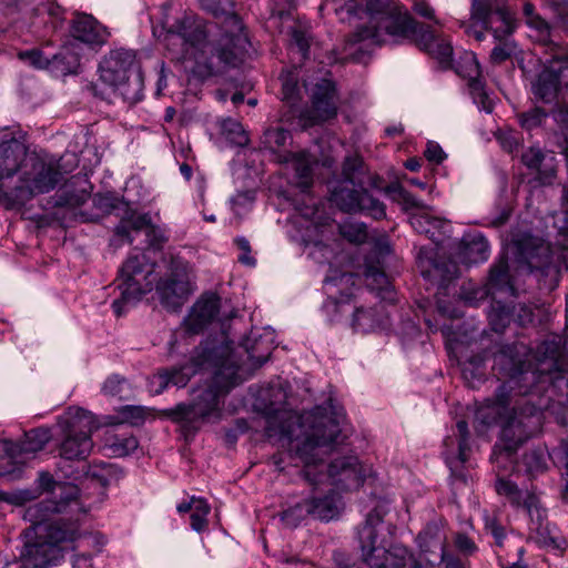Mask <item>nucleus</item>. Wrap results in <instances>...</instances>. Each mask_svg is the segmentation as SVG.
<instances>
[{
  "mask_svg": "<svg viewBox=\"0 0 568 568\" xmlns=\"http://www.w3.org/2000/svg\"><path fill=\"white\" fill-rule=\"evenodd\" d=\"M50 433L44 428L32 429L24 435L21 443H14L9 439L0 440L1 450L12 459L20 457L33 456L36 453L42 450L50 440Z\"/></svg>",
  "mask_w": 568,
  "mask_h": 568,
  "instance_id": "393cba45",
  "label": "nucleus"
},
{
  "mask_svg": "<svg viewBox=\"0 0 568 568\" xmlns=\"http://www.w3.org/2000/svg\"><path fill=\"white\" fill-rule=\"evenodd\" d=\"M283 99L290 103H294L298 98L297 81L291 77L282 78Z\"/></svg>",
  "mask_w": 568,
  "mask_h": 568,
  "instance_id": "6e6d98bb",
  "label": "nucleus"
},
{
  "mask_svg": "<svg viewBox=\"0 0 568 568\" xmlns=\"http://www.w3.org/2000/svg\"><path fill=\"white\" fill-rule=\"evenodd\" d=\"M490 246L486 237L480 233L464 236L460 245L459 257L465 264H477L488 260Z\"/></svg>",
  "mask_w": 568,
  "mask_h": 568,
  "instance_id": "2f4dec72",
  "label": "nucleus"
},
{
  "mask_svg": "<svg viewBox=\"0 0 568 568\" xmlns=\"http://www.w3.org/2000/svg\"><path fill=\"white\" fill-rule=\"evenodd\" d=\"M19 55L23 61L38 69H47L50 67L58 68L62 65L61 72L64 74L74 72L79 64L78 57L70 54L68 47L59 53L53 54L51 59L44 57L40 50L36 49L21 52Z\"/></svg>",
  "mask_w": 568,
  "mask_h": 568,
  "instance_id": "cd10ccee",
  "label": "nucleus"
},
{
  "mask_svg": "<svg viewBox=\"0 0 568 568\" xmlns=\"http://www.w3.org/2000/svg\"><path fill=\"white\" fill-rule=\"evenodd\" d=\"M520 354L516 345L503 346L494 354L493 368L500 377L509 379L498 387L495 398L487 399L475 415L476 422L483 426L501 425L500 438L494 447L491 460L503 469H507L508 464L513 465V455L535 434L540 423V414L534 405L515 400L509 410V405L514 402L511 393L520 382L536 379V373L525 368Z\"/></svg>",
  "mask_w": 568,
  "mask_h": 568,
  "instance_id": "f257e3e1",
  "label": "nucleus"
},
{
  "mask_svg": "<svg viewBox=\"0 0 568 568\" xmlns=\"http://www.w3.org/2000/svg\"><path fill=\"white\" fill-rule=\"evenodd\" d=\"M38 486L42 491L50 493L52 498L68 499L72 509L82 510V504L79 500V488L74 484L55 481L51 474L40 473Z\"/></svg>",
  "mask_w": 568,
  "mask_h": 568,
  "instance_id": "7c9ffc66",
  "label": "nucleus"
},
{
  "mask_svg": "<svg viewBox=\"0 0 568 568\" xmlns=\"http://www.w3.org/2000/svg\"><path fill=\"white\" fill-rule=\"evenodd\" d=\"M504 293L508 296H515V287L511 284L508 262L505 255H501L490 267L488 281L483 287H478L470 294H465L468 304L475 305L477 302L486 298L488 295Z\"/></svg>",
  "mask_w": 568,
  "mask_h": 568,
  "instance_id": "dca6fc26",
  "label": "nucleus"
},
{
  "mask_svg": "<svg viewBox=\"0 0 568 568\" xmlns=\"http://www.w3.org/2000/svg\"><path fill=\"white\" fill-rule=\"evenodd\" d=\"M63 557L58 548L41 538L40 532H36L33 541L26 542L19 555L21 568H47L55 565Z\"/></svg>",
  "mask_w": 568,
  "mask_h": 568,
  "instance_id": "a211bd4d",
  "label": "nucleus"
},
{
  "mask_svg": "<svg viewBox=\"0 0 568 568\" xmlns=\"http://www.w3.org/2000/svg\"><path fill=\"white\" fill-rule=\"evenodd\" d=\"M412 9L417 16L430 20L437 26L442 24L440 21L436 19L435 10L425 0H415Z\"/></svg>",
  "mask_w": 568,
  "mask_h": 568,
  "instance_id": "13d9d810",
  "label": "nucleus"
},
{
  "mask_svg": "<svg viewBox=\"0 0 568 568\" xmlns=\"http://www.w3.org/2000/svg\"><path fill=\"white\" fill-rule=\"evenodd\" d=\"M409 221L416 232L426 234L430 239L435 237L436 230L445 225L443 220L430 214L427 206L423 211L412 214Z\"/></svg>",
  "mask_w": 568,
  "mask_h": 568,
  "instance_id": "4c0bfd02",
  "label": "nucleus"
},
{
  "mask_svg": "<svg viewBox=\"0 0 568 568\" xmlns=\"http://www.w3.org/2000/svg\"><path fill=\"white\" fill-rule=\"evenodd\" d=\"M28 148L20 141L12 139L0 144V183L9 185L13 175H22L23 166L29 161Z\"/></svg>",
  "mask_w": 568,
  "mask_h": 568,
  "instance_id": "aec40b11",
  "label": "nucleus"
},
{
  "mask_svg": "<svg viewBox=\"0 0 568 568\" xmlns=\"http://www.w3.org/2000/svg\"><path fill=\"white\" fill-rule=\"evenodd\" d=\"M200 2L205 10L210 11L214 16L227 13L225 4L231 6L230 0H200Z\"/></svg>",
  "mask_w": 568,
  "mask_h": 568,
  "instance_id": "0e129e2a",
  "label": "nucleus"
},
{
  "mask_svg": "<svg viewBox=\"0 0 568 568\" xmlns=\"http://www.w3.org/2000/svg\"><path fill=\"white\" fill-rule=\"evenodd\" d=\"M399 201L404 205L405 210L409 209H417L419 211H423L426 209V205H424L419 200H417L412 193L399 189Z\"/></svg>",
  "mask_w": 568,
  "mask_h": 568,
  "instance_id": "69168bd1",
  "label": "nucleus"
},
{
  "mask_svg": "<svg viewBox=\"0 0 568 568\" xmlns=\"http://www.w3.org/2000/svg\"><path fill=\"white\" fill-rule=\"evenodd\" d=\"M273 419H268L266 434L268 437L280 435L287 439L288 449L304 466V477L311 484H320L329 479L332 485L343 489H355L363 485L372 475V469L363 465L357 457L347 456L333 460L326 473L323 469L324 457L342 444L345 437L338 422L331 417H321L314 420L303 437L295 435L297 429L305 427L300 417H290V424L283 425L278 430L273 426Z\"/></svg>",
  "mask_w": 568,
  "mask_h": 568,
  "instance_id": "f03ea898",
  "label": "nucleus"
},
{
  "mask_svg": "<svg viewBox=\"0 0 568 568\" xmlns=\"http://www.w3.org/2000/svg\"><path fill=\"white\" fill-rule=\"evenodd\" d=\"M387 511L386 503L376 505L358 530L363 560L372 568H429L403 545L386 548L383 518Z\"/></svg>",
  "mask_w": 568,
  "mask_h": 568,
  "instance_id": "423d86ee",
  "label": "nucleus"
},
{
  "mask_svg": "<svg viewBox=\"0 0 568 568\" xmlns=\"http://www.w3.org/2000/svg\"><path fill=\"white\" fill-rule=\"evenodd\" d=\"M126 390H130L128 381L118 374L109 376L102 385V393L108 396L123 398Z\"/></svg>",
  "mask_w": 568,
  "mask_h": 568,
  "instance_id": "de8ad7c7",
  "label": "nucleus"
},
{
  "mask_svg": "<svg viewBox=\"0 0 568 568\" xmlns=\"http://www.w3.org/2000/svg\"><path fill=\"white\" fill-rule=\"evenodd\" d=\"M63 180L64 174L59 161L31 153L23 166L22 175L18 178V183L10 186L6 202L19 209L32 197L51 192Z\"/></svg>",
  "mask_w": 568,
  "mask_h": 568,
  "instance_id": "0eeeda50",
  "label": "nucleus"
},
{
  "mask_svg": "<svg viewBox=\"0 0 568 568\" xmlns=\"http://www.w3.org/2000/svg\"><path fill=\"white\" fill-rule=\"evenodd\" d=\"M84 513L85 509L83 507L82 510L72 509L71 503H69L68 499L50 497L27 507L23 514V518L32 524L36 532H39L40 527L45 526L51 520H54L52 518L54 515H75Z\"/></svg>",
  "mask_w": 568,
  "mask_h": 568,
  "instance_id": "f3484780",
  "label": "nucleus"
},
{
  "mask_svg": "<svg viewBox=\"0 0 568 568\" xmlns=\"http://www.w3.org/2000/svg\"><path fill=\"white\" fill-rule=\"evenodd\" d=\"M356 283V275L353 273H342L338 276H329L325 280V286L331 296H335L334 306L339 305L353 294V287Z\"/></svg>",
  "mask_w": 568,
  "mask_h": 568,
  "instance_id": "c9c22d12",
  "label": "nucleus"
},
{
  "mask_svg": "<svg viewBox=\"0 0 568 568\" xmlns=\"http://www.w3.org/2000/svg\"><path fill=\"white\" fill-rule=\"evenodd\" d=\"M424 154L428 161L434 162L436 164L442 163L446 156L443 149L438 144L433 143V142H429L427 144V148H426Z\"/></svg>",
  "mask_w": 568,
  "mask_h": 568,
  "instance_id": "774afa93",
  "label": "nucleus"
},
{
  "mask_svg": "<svg viewBox=\"0 0 568 568\" xmlns=\"http://www.w3.org/2000/svg\"><path fill=\"white\" fill-rule=\"evenodd\" d=\"M456 72L468 80V85L474 98H479L483 108L487 112H491V104L488 97L484 92V83L480 80V65L474 52H464L455 67Z\"/></svg>",
  "mask_w": 568,
  "mask_h": 568,
  "instance_id": "a878e982",
  "label": "nucleus"
},
{
  "mask_svg": "<svg viewBox=\"0 0 568 568\" xmlns=\"http://www.w3.org/2000/svg\"><path fill=\"white\" fill-rule=\"evenodd\" d=\"M194 372L195 369L187 366L182 368H174L172 371H162L152 377L151 383L159 386V388L155 390L156 393L162 392L170 384L178 387H183L186 385L191 374Z\"/></svg>",
  "mask_w": 568,
  "mask_h": 568,
  "instance_id": "e433bc0d",
  "label": "nucleus"
},
{
  "mask_svg": "<svg viewBox=\"0 0 568 568\" xmlns=\"http://www.w3.org/2000/svg\"><path fill=\"white\" fill-rule=\"evenodd\" d=\"M68 519L58 518L51 520L45 526L40 527V536L44 538L51 547L58 548L60 555L74 548V542L80 538L79 516L81 514H69Z\"/></svg>",
  "mask_w": 568,
  "mask_h": 568,
  "instance_id": "4468645a",
  "label": "nucleus"
},
{
  "mask_svg": "<svg viewBox=\"0 0 568 568\" xmlns=\"http://www.w3.org/2000/svg\"><path fill=\"white\" fill-rule=\"evenodd\" d=\"M488 318L495 332H503L509 323V313L505 307H500L498 311H491Z\"/></svg>",
  "mask_w": 568,
  "mask_h": 568,
  "instance_id": "864d4df0",
  "label": "nucleus"
},
{
  "mask_svg": "<svg viewBox=\"0 0 568 568\" xmlns=\"http://www.w3.org/2000/svg\"><path fill=\"white\" fill-rule=\"evenodd\" d=\"M457 438L447 436L444 439V455L446 464L450 469L457 468L459 464L467 462L469 452V430L465 420H458L456 424Z\"/></svg>",
  "mask_w": 568,
  "mask_h": 568,
  "instance_id": "c756f323",
  "label": "nucleus"
},
{
  "mask_svg": "<svg viewBox=\"0 0 568 568\" xmlns=\"http://www.w3.org/2000/svg\"><path fill=\"white\" fill-rule=\"evenodd\" d=\"M148 415L149 410L143 406L126 405L119 409L121 422L134 426L143 424Z\"/></svg>",
  "mask_w": 568,
  "mask_h": 568,
  "instance_id": "09e8293b",
  "label": "nucleus"
},
{
  "mask_svg": "<svg viewBox=\"0 0 568 568\" xmlns=\"http://www.w3.org/2000/svg\"><path fill=\"white\" fill-rule=\"evenodd\" d=\"M233 342L227 332L205 341L193 358L199 369L211 371L212 381L194 390L191 404H179L172 409V417L182 424L186 433H195L202 424L221 417L222 399L235 385L241 383L240 364Z\"/></svg>",
  "mask_w": 568,
  "mask_h": 568,
  "instance_id": "20e7f679",
  "label": "nucleus"
},
{
  "mask_svg": "<svg viewBox=\"0 0 568 568\" xmlns=\"http://www.w3.org/2000/svg\"><path fill=\"white\" fill-rule=\"evenodd\" d=\"M162 304L168 308L180 307L192 292L191 281L185 272L172 273L156 285Z\"/></svg>",
  "mask_w": 568,
  "mask_h": 568,
  "instance_id": "5701e85b",
  "label": "nucleus"
},
{
  "mask_svg": "<svg viewBox=\"0 0 568 568\" xmlns=\"http://www.w3.org/2000/svg\"><path fill=\"white\" fill-rule=\"evenodd\" d=\"M455 545L457 549L465 555H471L477 550L475 542L468 536L463 534L456 536Z\"/></svg>",
  "mask_w": 568,
  "mask_h": 568,
  "instance_id": "338daca9",
  "label": "nucleus"
},
{
  "mask_svg": "<svg viewBox=\"0 0 568 568\" xmlns=\"http://www.w3.org/2000/svg\"><path fill=\"white\" fill-rule=\"evenodd\" d=\"M89 197V193L85 190H81L77 193L68 194L67 192H63L59 196L58 204L60 205H68V206H80L82 205Z\"/></svg>",
  "mask_w": 568,
  "mask_h": 568,
  "instance_id": "4d7b16f0",
  "label": "nucleus"
},
{
  "mask_svg": "<svg viewBox=\"0 0 568 568\" xmlns=\"http://www.w3.org/2000/svg\"><path fill=\"white\" fill-rule=\"evenodd\" d=\"M291 161L298 179V185L303 190L308 189L312 183V165L314 160L311 159L307 152H297L291 154Z\"/></svg>",
  "mask_w": 568,
  "mask_h": 568,
  "instance_id": "ea45409f",
  "label": "nucleus"
},
{
  "mask_svg": "<svg viewBox=\"0 0 568 568\" xmlns=\"http://www.w3.org/2000/svg\"><path fill=\"white\" fill-rule=\"evenodd\" d=\"M483 18H474L485 29L491 31L495 40H503L510 37L516 28V21L513 13L508 10L506 0H494L486 9Z\"/></svg>",
  "mask_w": 568,
  "mask_h": 568,
  "instance_id": "6ab92c4d",
  "label": "nucleus"
},
{
  "mask_svg": "<svg viewBox=\"0 0 568 568\" xmlns=\"http://www.w3.org/2000/svg\"><path fill=\"white\" fill-rule=\"evenodd\" d=\"M59 425L64 432L60 455L70 460L85 459L93 447L91 434L98 428L93 415L80 407H71L60 418Z\"/></svg>",
  "mask_w": 568,
  "mask_h": 568,
  "instance_id": "1a4fd4ad",
  "label": "nucleus"
},
{
  "mask_svg": "<svg viewBox=\"0 0 568 568\" xmlns=\"http://www.w3.org/2000/svg\"><path fill=\"white\" fill-rule=\"evenodd\" d=\"M341 235L351 243L361 244L367 239V229L364 223L345 221L338 226Z\"/></svg>",
  "mask_w": 568,
  "mask_h": 568,
  "instance_id": "37998d69",
  "label": "nucleus"
},
{
  "mask_svg": "<svg viewBox=\"0 0 568 568\" xmlns=\"http://www.w3.org/2000/svg\"><path fill=\"white\" fill-rule=\"evenodd\" d=\"M311 92L314 121H326L337 113L338 94L335 82L331 78H321L315 83L305 82Z\"/></svg>",
  "mask_w": 568,
  "mask_h": 568,
  "instance_id": "2eb2a0df",
  "label": "nucleus"
},
{
  "mask_svg": "<svg viewBox=\"0 0 568 568\" xmlns=\"http://www.w3.org/2000/svg\"><path fill=\"white\" fill-rule=\"evenodd\" d=\"M291 139V134L283 128H272L264 132L263 143L266 148L275 150L282 148Z\"/></svg>",
  "mask_w": 568,
  "mask_h": 568,
  "instance_id": "8fccbe9b",
  "label": "nucleus"
},
{
  "mask_svg": "<svg viewBox=\"0 0 568 568\" xmlns=\"http://www.w3.org/2000/svg\"><path fill=\"white\" fill-rule=\"evenodd\" d=\"M524 460L528 471L531 474L542 471L546 468V460L542 454L536 450L526 454Z\"/></svg>",
  "mask_w": 568,
  "mask_h": 568,
  "instance_id": "5fc2aeb1",
  "label": "nucleus"
},
{
  "mask_svg": "<svg viewBox=\"0 0 568 568\" xmlns=\"http://www.w3.org/2000/svg\"><path fill=\"white\" fill-rule=\"evenodd\" d=\"M134 64L135 54L132 50L115 49L111 50L99 65L101 81L130 102L139 101L143 89L141 75L133 73Z\"/></svg>",
  "mask_w": 568,
  "mask_h": 568,
  "instance_id": "6e6552de",
  "label": "nucleus"
},
{
  "mask_svg": "<svg viewBox=\"0 0 568 568\" xmlns=\"http://www.w3.org/2000/svg\"><path fill=\"white\" fill-rule=\"evenodd\" d=\"M497 41L498 43L490 52V60L494 63H503L516 53L517 45L510 37H506L503 40Z\"/></svg>",
  "mask_w": 568,
  "mask_h": 568,
  "instance_id": "49530a36",
  "label": "nucleus"
},
{
  "mask_svg": "<svg viewBox=\"0 0 568 568\" xmlns=\"http://www.w3.org/2000/svg\"><path fill=\"white\" fill-rule=\"evenodd\" d=\"M390 253L387 243H378L372 255L365 258L364 276L366 285L378 294H392V285L388 276L384 272L383 258Z\"/></svg>",
  "mask_w": 568,
  "mask_h": 568,
  "instance_id": "412c9836",
  "label": "nucleus"
},
{
  "mask_svg": "<svg viewBox=\"0 0 568 568\" xmlns=\"http://www.w3.org/2000/svg\"><path fill=\"white\" fill-rule=\"evenodd\" d=\"M335 12L342 21L359 17L361 13L367 18V23L351 36L349 42L353 44L368 41L372 44L387 45L409 41L444 68L452 67V42L435 34L429 26L415 20L394 0H367L363 8L357 0H347L339 8H335Z\"/></svg>",
  "mask_w": 568,
  "mask_h": 568,
  "instance_id": "7ed1b4c3",
  "label": "nucleus"
},
{
  "mask_svg": "<svg viewBox=\"0 0 568 568\" xmlns=\"http://www.w3.org/2000/svg\"><path fill=\"white\" fill-rule=\"evenodd\" d=\"M351 324L356 332L371 333L383 331L388 328L390 324L389 313L382 303L369 307L362 305L355 307Z\"/></svg>",
  "mask_w": 568,
  "mask_h": 568,
  "instance_id": "b1692460",
  "label": "nucleus"
},
{
  "mask_svg": "<svg viewBox=\"0 0 568 568\" xmlns=\"http://www.w3.org/2000/svg\"><path fill=\"white\" fill-rule=\"evenodd\" d=\"M362 164V159L358 156L346 158L343 165L344 180H357L355 174L361 170Z\"/></svg>",
  "mask_w": 568,
  "mask_h": 568,
  "instance_id": "bf43d9fd",
  "label": "nucleus"
},
{
  "mask_svg": "<svg viewBox=\"0 0 568 568\" xmlns=\"http://www.w3.org/2000/svg\"><path fill=\"white\" fill-rule=\"evenodd\" d=\"M169 37L182 42L184 59L194 61L193 72L206 79L237 67L248 44L240 18L229 14L219 37L207 40L206 27L192 14H184L169 27Z\"/></svg>",
  "mask_w": 568,
  "mask_h": 568,
  "instance_id": "39448f33",
  "label": "nucleus"
},
{
  "mask_svg": "<svg viewBox=\"0 0 568 568\" xmlns=\"http://www.w3.org/2000/svg\"><path fill=\"white\" fill-rule=\"evenodd\" d=\"M546 60L545 68L538 73L531 83V90L537 99L544 102L555 100L560 81L568 80V53H551Z\"/></svg>",
  "mask_w": 568,
  "mask_h": 568,
  "instance_id": "ddd939ff",
  "label": "nucleus"
},
{
  "mask_svg": "<svg viewBox=\"0 0 568 568\" xmlns=\"http://www.w3.org/2000/svg\"><path fill=\"white\" fill-rule=\"evenodd\" d=\"M359 180H343L332 190L329 201L341 211L346 213H364L375 220L386 216V207L383 202L374 197L367 190L359 187Z\"/></svg>",
  "mask_w": 568,
  "mask_h": 568,
  "instance_id": "f8f14e48",
  "label": "nucleus"
},
{
  "mask_svg": "<svg viewBox=\"0 0 568 568\" xmlns=\"http://www.w3.org/2000/svg\"><path fill=\"white\" fill-rule=\"evenodd\" d=\"M311 517V511L305 499L282 513L281 519L285 526L294 528L304 519Z\"/></svg>",
  "mask_w": 568,
  "mask_h": 568,
  "instance_id": "c03bdc74",
  "label": "nucleus"
},
{
  "mask_svg": "<svg viewBox=\"0 0 568 568\" xmlns=\"http://www.w3.org/2000/svg\"><path fill=\"white\" fill-rule=\"evenodd\" d=\"M220 310V298L215 294L202 296L192 307L184 321L187 332L199 333L205 325L211 323Z\"/></svg>",
  "mask_w": 568,
  "mask_h": 568,
  "instance_id": "c85d7f7f",
  "label": "nucleus"
},
{
  "mask_svg": "<svg viewBox=\"0 0 568 568\" xmlns=\"http://www.w3.org/2000/svg\"><path fill=\"white\" fill-rule=\"evenodd\" d=\"M417 541L420 550L432 556L427 558L429 564L436 560L442 562L446 554V532L440 521H432L418 534Z\"/></svg>",
  "mask_w": 568,
  "mask_h": 568,
  "instance_id": "bb28decb",
  "label": "nucleus"
},
{
  "mask_svg": "<svg viewBox=\"0 0 568 568\" xmlns=\"http://www.w3.org/2000/svg\"><path fill=\"white\" fill-rule=\"evenodd\" d=\"M566 201L567 209L557 213L554 216V226L557 230L559 236H562V241H557V244L567 248L568 247V190L565 192L564 196Z\"/></svg>",
  "mask_w": 568,
  "mask_h": 568,
  "instance_id": "3c124183",
  "label": "nucleus"
},
{
  "mask_svg": "<svg viewBox=\"0 0 568 568\" xmlns=\"http://www.w3.org/2000/svg\"><path fill=\"white\" fill-rule=\"evenodd\" d=\"M292 41L298 49L300 53L303 58H306L307 51L310 49V38L308 36L298 29H294L292 31Z\"/></svg>",
  "mask_w": 568,
  "mask_h": 568,
  "instance_id": "e2e57ef3",
  "label": "nucleus"
},
{
  "mask_svg": "<svg viewBox=\"0 0 568 568\" xmlns=\"http://www.w3.org/2000/svg\"><path fill=\"white\" fill-rule=\"evenodd\" d=\"M496 138L501 148L507 152H513L519 145V140L513 131H500Z\"/></svg>",
  "mask_w": 568,
  "mask_h": 568,
  "instance_id": "680f3d73",
  "label": "nucleus"
},
{
  "mask_svg": "<svg viewBox=\"0 0 568 568\" xmlns=\"http://www.w3.org/2000/svg\"><path fill=\"white\" fill-rule=\"evenodd\" d=\"M305 501L308 504L311 517L318 520H332L339 515L343 508L341 497L333 490L323 497L312 496Z\"/></svg>",
  "mask_w": 568,
  "mask_h": 568,
  "instance_id": "473e14b6",
  "label": "nucleus"
},
{
  "mask_svg": "<svg viewBox=\"0 0 568 568\" xmlns=\"http://www.w3.org/2000/svg\"><path fill=\"white\" fill-rule=\"evenodd\" d=\"M520 126L526 131H532L540 128L548 118V113L542 108H532L517 115Z\"/></svg>",
  "mask_w": 568,
  "mask_h": 568,
  "instance_id": "79ce46f5",
  "label": "nucleus"
},
{
  "mask_svg": "<svg viewBox=\"0 0 568 568\" xmlns=\"http://www.w3.org/2000/svg\"><path fill=\"white\" fill-rule=\"evenodd\" d=\"M119 280L121 297L113 301L112 307L118 315H121L122 305L135 303L152 291L155 275L152 266L148 265L145 255L135 254L130 255L124 262Z\"/></svg>",
  "mask_w": 568,
  "mask_h": 568,
  "instance_id": "9d476101",
  "label": "nucleus"
},
{
  "mask_svg": "<svg viewBox=\"0 0 568 568\" xmlns=\"http://www.w3.org/2000/svg\"><path fill=\"white\" fill-rule=\"evenodd\" d=\"M70 31L72 37L92 48H100L106 43L109 31L93 16L75 13Z\"/></svg>",
  "mask_w": 568,
  "mask_h": 568,
  "instance_id": "4be33fe9",
  "label": "nucleus"
},
{
  "mask_svg": "<svg viewBox=\"0 0 568 568\" xmlns=\"http://www.w3.org/2000/svg\"><path fill=\"white\" fill-rule=\"evenodd\" d=\"M244 347L252 366H262L267 362L274 348L272 333L266 332L264 335H260L258 338L253 335L247 338Z\"/></svg>",
  "mask_w": 568,
  "mask_h": 568,
  "instance_id": "f704fd0d",
  "label": "nucleus"
},
{
  "mask_svg": "<svg viewBox=\"0 0 568 568\" xmlns=\"http://www.w3.org/2000/svg\"><path fill=\"white\" fill-rule=\"evenodd\" d=\"M210 505L203 498L195 501V507L191 511V527L196 532H202L207 528V515Z\"/></svg>",
  "mask_w": 568,
  "mask_h": 568,
  "instance_id": "a18cd8bd",
  "label": "nucleus"
},
{
  "mask_svg": "<svg viewBox=\"0 0 568 568\" xmlns=\"http://www.w3.org/2000/svg\"><path fill=\"white\" fill-rule=\"evenodd\" d=\"M223 128L229 133V138L234 144L244 146L248 143V136L240 123L227 121L224 123Z\"/></svg>",
  "mask_w": 568,
  "mask_h": 568,
  "instance_id": "603ef678",
  "label": "nucleus"
},
{
  "mask_svg": "<svg viewBox=\"0 0 568 568\" xmlns=\"http://www.w3.org/2000/svg\"><path fill=\"white\" fill-rule=\"evenodd\" d=\"M547 153L538 146H531L521 155L523 163L538 174V180L542 184H550L556 176V166L554 163H546Z\"/></svg>",
  "mask_w": 568,
  "mask_h": 568,
  "instance_id": "72a5a7b5",
  "label": "nucleus"
},
{
  "mask_svg": "<svg viewBox=\"0 0 568 568\" xmlns=\"http://www.w3.org/2000/svg\"><path fill=\"white\" fill-rule=\"evenodd\" d=\"M235 244L242 251V254L239 256V261L242 264H245V265H248V266H254L256 261L251 255L250 242L245 237L240 236V237L235 239Z\"/></svg>",
  "mask_w": 568,
  "mask_h": 568,
  "instance_id": "052dcab7",
  "label": "nucleus"
},
{
  "mask_svg": "<svg viewBox=\"0 0 568 568\" xmlns=\"http://www.w3.org/2000/svg\"><path fill=\"white\" fill-rule=\"evenodd\" d=\"M496 491L506 496L509 501L516 506H520L530 518L531 538L541 546H552L559 548L560 544L557 538L551 535L547 524L546 510L541 507L538 497L529 491H521L510 480L499 478L496 481Z\"/></svg>",
  "mask_w": 568,
  "mask_h": 568,
  "instance_id": "9b49d317",
  "label": "nucleus"
},
{
  "mask_svg": "<svg viewBox=\"0 0 568 568\" xmlns=\"http://www.w3.org/2000/svg\"><path fill=\"white\" fill-rule=\"evenodd\" d=\"M527 24L537 32L536 39L546 47V53L551 54L566 52L560 44L551 39L550 26L540 16L532 17L530 20H527Z\"/></svg>",
  "mask_w": 568,
  "mask_h": 568,
  "instance_id": "58836bf2",
  "label": "nucleus"
},
{
  "mask_svg": "<svg viewBox=\"0 0 568 568\" xmlns=\"http://www.w3.org/2000/svg\"><path fill=\"white\" fill-rule=\"evenodd\" d=\"M151 217L148 214H141L136 216H131L130 219L122 220L115 226V235L126 240L129 243H132L133 240L130 236L131 231L139 232L143 229L151 227Z\"/></svg>",
  "mask_w": 568,
  "mask_h": 568,
  "instance_id": "a19ab883",
  "label": "nucleus"
}]
</instances>
